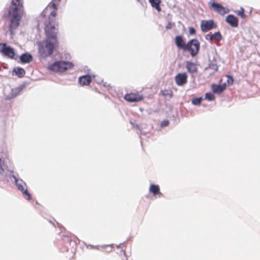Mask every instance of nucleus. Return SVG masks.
<instances>
[{"instance_id":"nucleus-38","label":"nucleus","mask_w":260,"mask_h":260,"mask_svg":"<svg viewBox=\"0 0 260 260\" xmlns=\"http://www.w3.org/2000/svg\"><path fill=\"white\" fill-rule=\"evenodd\" d=\"M103 85L105 87H109L110 85L109 84H108L107 83H104Z\"/></svg>"},{"instance_id":"nucleus-24","label":"nucleus","mask_w":260,"mask_h":260,"mask_svg":"<svg viewBox=\"0 0 260 260\" xmlns=\"http://www.w3.org/2000/svg\"><path fill=\"white\" fill-rule=\"evenodd\" d=\"M51 8H52L53 10H57V9L56 4L53 1H52L50 4L46 8L45 11H47L49 9H51Z\"/></svg>"},{"instance_id":"nucleus-31","label":"nucleus","mask_w":260,"mask_h":260,"mask_svg":"<svg viewBox=\"0 0 260 260\" xmlns=\"http://www.w3.org/2000/svg\"><path fill=\"white\" fill-rule=\"evenodd\" d=\"M209 68L212 69L213 70H214L215 71H217L218 67L216 64H210Z\"/></svg>"},{"instance_id":"nucleus-14","label":"nucleus","mask_w":260,"mask_h":260,"mask_svg":"<svg viewBox=\"0 0 260 260\" xmlns=\"http://www.w3.org/2000/svg\"><path fill=\"white\" fill-rule=\"evenodd\" d=\"M20 59L23 63H29L32 60V56L28 53H25L20 56Z\"/></svg>"},{"instance_id":"nucleus-28","label":"nucleus","mask_w":260,"mask_h":260,"mask_svg":"<svg viewBox=\"0 0 260 260\" xmlns=\"http://www.w3.org/2000/svg\"><path fill=\"white\" fill-rule=\"evenodd\" d=\"M169 120H164V121H162L161 122L160 126L161 127L166 126H168L169 125Z\"/></svg>"},{"instance_id":"nucleus-10","label":"nucleus","mask_w":260,"mask_h":260,"mask_svg":"<svg viewBox=\"0 0 260 260\" xmlns=\"http://www.w3.org/2000/svg\"><path fill=\"white\" fill-rule=\"evenodd\" d=\"M175 41L176 46L179 48L181 49L183 51H185L186 44L184 42L182 37L177 36L175 38Z\"/></svg>"},{"instance_id":"nucleus-22","label":"nucleus","mask_w":260,"mask_h":260,"mask_svg":"<svg viewBox=\"0 0 260 260\" xmlns=\"http://www.w3.org/2000/svg\"><path fill=\"white\" fill-rule=\"evenodd\" d=\"M202 100V98L201 97L200 98H197L193 99L191 101V103L194 105H199Z\"/></svg>"},{"instance_id":"nucleus-19","label":"nucleus","mask_w":260,"mask_h":260,"mask_svg":"<svg viewBox=\"0 0 260 260\" xmlns=\"http://www.w3.org/2000/svg\"><path fill=\"white\" fill-rule=\"evenodd\" d=\"M211 88L214 93L219 94L222 92V89L219 85L213 84L211 86Z\"/></svg>"},{"instance_id":"nucleus-7","label":"nucleus","mask_w":260,"mask_h":260,"mask_svg":"<svg viewBox=\"0 0 260 260\" xmlns=\"http://www.w3.org/2000/svg\"><path fill=\"white\" fill-rule=\"evenodd\" d=\"M216 27V25L214 23L212 20H203L201 24V30L203 32L208 31Z\"/></svg>"},{"instance_id":"nucleus-8","label":"nucleus","mask_w":260,"mask_h":260,"mask_svg":"<svg viewBox=\"0 0 260 260\" xmlns=\"http://www.w3.org/2000/svg\"><path fill=\"white\" fill-rule=\"evenodd\" d=\"M176 83L178 86H183L187 83V75L185 73H178L175 77Z\"/></svg>"},{"instance_id":"nucleus-34","label":"nucleus","mask_w":260,"mask_h":260,"mask_svg":"<svg viewBox=\"0 0 260 260\" xmlns=\"http://www.w3.org/2000/svg\"><path fill=\"white\" fill-rule=\"evenodd\" d=\"M221 87V89H222V91L225 89L226 84L224 83L223 84H221L219 85Z\"/></svg>"},{"instance_id":"nucleus-18","label":"nucleus","mask_w":260,"mask_h":260,"mask_svg":"<svg viewBox=\"0 0 260 260\" xmlns=\"http://www.w3.org/2000/svg\"><path fill=\"white\" fill-rule=\"evenodd\" d=\"M149 3L152 7L155 8L158 11H160L161 8L160 7V0H149Z\"/></svg>"},{"instance_id":"nucleus-25","label":"nucleus","mask_w":260,"mask_h":260,"mask_svg":"<svg viewBox=\"0 0 260 260\" xmlns=\"http://www.w3.org/2000/svg\"><path fill=\"white\" fill-rule=\"evenodd\" d=\"M92 77L94 79V81L96 82L98 84H100L103 81V79L101 78L97 77L94 75H92Z\"/></svg>"},{"instance_id":"nucleus-32","label":"nucleus","mask_w":260,"mask_h":260,"mask_svg":"<svg viewBox=\"0 0 260 260\" xmlns=\"http://www.w3.org/2000/svg\"><path fill=\"white\" fill-rule=\"evenodd\" d=\"M189 32L190 35H194L196 33V30L193 27H190L189 28Z\"/></svg>"},{"instance_id":"nucleus-30","label":"nucleus","mask_w":260,"mask_h":260,"mask_svg":"<svg viewBox=\"0 0 260 260\" xmlns=\"http://www.w3.org/2000/svg\"><path fill=\"white\" fill-rule=\"evenodd\" d=\"M241 10L242 11H239V13H238V14L239 16H240L242 18H244L245 15L244 14V9L242 8H241Z\"/></svg>"},{"instance_id":"nucleus-27","label":"nucleus","mask_w":260,"mask_h":260,"mask_svg":"<svg viewBox=\"0 0 260 260\" xmlns=\"http://www.w3.org/2000/svg\"><path fill=\"white\" fill-rule=\"evenodd\" d=\"M226 77H227V83L229 85H231V84H232L233 83V81H234V80H233V78L231 77V76H226Z\"/></svg>"},{"instance_id":"nucleus-37","label":"nucleus","mask_w":260,"mask_h":260,"mask_svg":"<svg viewBox=\"0 0 260 260\" xmlns=\"http://www.w3.org/2000/svg\"><path fill=\"white\" fill-rule=\"evenodd\" d=\"M4 169L2 167V165H0V174H3V172H4Z\"/></svg>"},{"instance_id":"nucleus-41","label":"nucleus","mask_w":260,"mask_h":260,"mask_svg":"<svg viewBox=\"0 0 260 260\" xmlns=\"http://www.w3.org/2000/svg\"><path fill=\"white\" fill-rule=\"evenodd\" d=\"M59 2L60 1V0H58Z\"/></svg>"},{"instance_id":"nucleus-29","label":"nucleus","mask_w":260,"mask_h":260,"mask_svg":"<svg viewBox=\"0 0 260 260\" xmlns=\"http://www.w3.org/2000/svg\"><path fill=\"white\" fill-rule=\"evenodd\" d=\"M57 10H53V11H52L51 12H50V16H49V19H50V17H52L53 18V17H55L56 15V11Z\"/></svg>"},{"instance_id":"nucleus-13","label":"nucleus","mask_w":260,"mask_h":260,"mask_svg":"<svg viewBox=\"0 0 260 260\" xmlns=\"http://www.w3.org/2000/svg\"><path fill=\"white\" fill-rule=\"evenodd\" d=\"M91 81V76L86 75L82 76L79 78V83L81 85H87Z\"/></svg>"},{"instance_id":"nucleus-4","label":"nucleus","mask_w":260,"mask_h":260,"mask_svg":"<svg viewBox=\"0 0 260 260\" xmlns=\"http://www.w3.org/2000/svg\"><path fill=\"white\" fill-rule=\"evenodd\" d=\"M10 177H12L14 179V182L17 189L22 192L24 196L27 197L26 199L28 200H30L31 198V195L27 191L26 183L22 179L16 177L13 174H12Z\"/></svg>"},{"instance_id":"nucleus-3","label":"nucleus","mask_w":260,"mask_h":260,"mask_svg":"<svg viewBox=\"0 0 260 260\" xmlns=\"http://www.w3.org/2000/svg\"><path fill=\"white\" fill-rule=\"evenodd\" d=\"M73 64L71 62L59 60L55 61L48 66V70L55 73L63 72L72 69Z\"/></svg>"},{"instance_id":"nucleus-12","label":"nucleus","mask_w":260,"mask_h":260,"mask_svg":"<svg viewBox=\"0 0 260 260\" xmlns=\"http://www.w3.org/2000/svg\"><path fill=\"white\" fill-rule=\"evenodd\" d=\"M186 68L188 72L193 74L198 72V68L197 64L192 62L187 61L186 63Z\"/></svg>"},{"instance_id":"nucleus-33","label":"nucleus","mask_w":260,"mask_h":260,"mask_svg":"<svg viewBox=\"0 0 260 260\" xmlns=\"http://www.w3.org/2000/svg\"><path fill=\"white\" fill-rule=\"evenodd\" d=\"M173 24L171 22H169L168 24L166 25V28L167 29H170L172 28Z\"/></svg>"},{"instance_id":"nucleus-39","label":"nucleus","mask_w":260,"mask_h":260,"mask_svg":"<svg viewBox=\"0 0 260 260\" xmlns=\"http://www.w3.org/2000/svg\"><path fill=\"white\" fill-rule=\"evenodd\" d=\"M2 165V159L1 158H0V165Z\"/></svg>"},{"instance_id":"nucleus-9","label":"nucleus","mask_w":260,"mask_h":260,"mask_svg":"<svg viewBox=\"0 0 260 260\" xmlns=\"http://www.w3.org/2000/svg\"><path fill=\"white\" fill-rule=\"evenodd\" d=\"M124 99L127 102L135 103L141 101L143 99V96L141 94L132 93L126 94Z\"/></svg>"},{"instance_id":"nucleus-5","label":"nucleus","mask_w":260,"mask_h":260,"mask_svg":"<svg viewBox=\"0 0 260 260\" xmlns=\"http://www.w3.org/2000/svg\"><path fill=\"white\" fill-rule=\"evenodd\" d=\"M200 44L197 39L190 40L186 44L185 51H188L192 57H194L199 51Z\"/></svg>"},{"instance_id":"nucleus-16","label":"nucleus","mask_w":260,"mask_h":260,"mask_svg":"<svg viewBox=\"0 0 260 260\" xmlns=\"http://www.w3.org/2000/svg\"><path fill=\"white\" fill-rule=\"evenodd\" d=\"M149 190L154 196L161 194V193L160 192L159 186L158 185L151 184Z\"/></svg>"},{"instance_id":"nucleus-20","label":"nucleus","mask_w":260,"mask_h":260,"mask_svg":"<svg viewBox=\"0 0 260 260\" xmlns=\"http://www.w3.org/2000/svg\"><path fill=\"white\" fill-rule=\"evenodd\" d=\"M21 91V88H16L15 89H13L11 90V98H14L16 97L18 94H19Z\"/></svg>"},{"instance_id":"nucleus-40","label":"nucleus","mask_w":260,"mask_h":260,"mask_svg":"<svg viewBox=\"0 0 260 260\" xmlns=\"http://www.w3.org/2000/svg\"><path fill=\"white\" fill-rule=\"evenodd\" d=\"M105 247H106V246L104 245V246H102L101 247L102 248H105Z\"/></svg>"},{"instance_id":"nucleus-11","label":"nucleus","mask_w":260,"mask_h":260,"mask_svg":"<svg viewBox=\"0 0 260 260\" xmlns=\"http://www.w3.org/2000/svg\"><path fill=\"white\" fill-rule=\"evenodd\" d=\"M226 21L232 27H236L238 25V18L233 15H229L226 18Z\"/></svg>"},{"instance_id":"nucleus-17","label":"nucleus","mask_w":260,"mask_h":260,"mask_svg":"<svg viewBox=\"0 0 260 260\" xmlns=\"http://www.w3.org/2000/svg\"><path fill=\"white\" fill-rule=\"evenodd\" d=\"M13 73H15V75L19 78L23 77L25 74L24 70L23 68L19 67L15 68L13 69Z\"/></svg>"},{"instance_id":"nucleus-23","label":"nucleus","mask_w":260,"mask_h":260,"mask_svg":"<svg viewBox=\"0 0 260 260\" xmlns=\"http://www.w3.org/2000/svg\"><path fill=\"white\" fill-rule=\"evenodd\" d=\"M206 98L210 101H213L215 99L214 94L211 92L206 93Z\"/></svg>"},{"instance_id":"nucleus-35","label":"nucleus","mask_w":260,"mask_h":260,"mask_svg":"<svg viewBox=\"0 0 260 260\" xmlns=\"http://www.w3.org/2000/svg\"><path fill=\"white\" fill-rule=\"evenodd\" d=\"M90 247V248H95V249H99V247H100V246H93V245H89L88 246H87V247Z\"/></svg>"},{"instance_id":"nucleus-21","label":"nucleus","mask_w":260,"mask_h":260,"mask_svg":"<svg viewBox=\"0 0 260 260\" xmlns=\"http://www.w3.org/2000/svg\"><path fill=\"white\" fill-rule=\"evenodd\" d=\"M213 40L219 41L221 40L222 36L219 31L216 32L213 34Z\"/></svg>"},{"instance_id":"nucleus-26","label":"nucleus","mask_w":260,"mask_h":260,"mask_svg":"<svg viewBox=\"0 0 260 260\" xmlns=\"http://www.w3.org/2000/svg\"><path fill=\"white\" fill-rule=\"evenodd\" d=\"M205 39L207 40L212 42L213 40V34H208L206 35L205 36Z\"/></svg>"},{"instance_id":"nucleus-1","label":"nucleus","mask_w":260,"mask_h":260,"mask_svg":"<svg viewBox=\"0 0 260 260\" xmlns=\"http://www.w3.org/2000/svg\"><path fill=\"white\" fill-rule=\"evenodd\" d=\"M47 39L38 43L39 53L42 58H46L50 56L57 43L56 34L58 30L54 25L50 22L45 28Z\"/></svg>"},{"instance_id":"nucleus-6","label":"nucleus","mask_w":260,"mask_h":260,"mask_svg":"<svg viewBox=\"0 0 260 260\" xmlns=\"http://www.w3.org/2000/svg\"><path fill=\"white\" fill-rule=\"evenodd\" d=\"M0 51L6 56L13 58L15 52L13 48L8 46L6 43H0Z\"/></svg>"},{"instance_id":"nucleus-15","label":"nucleus","mask_w":260,"mask_h":260,"mask_svg":"<svg viewBox=\"0 0 260 260\" xmlns=\"http://www.w3.org/2000/svg\"><path fill=\"white\" fill-rule=\"evenodd\" d=\"M211 6L214 8V11L219 14H224L225 13V8L220 4L213 2Z\"/></svg>"},{"instance_id":"nucleus-2","label":"nucleus","mask_w":260,"mask_h":260,"mask_svg":"<svg viewBox=\"0 0 260 260\" xmlns=\"http://www.w3.org/2000/svg\"><path fill=\"white\" fill-rule=\"evenodd\" d=\"M23 13V0H11L8 10L9 29L11 34L19 25Z\"/></svg>"},{"instance_id":"nucleus-36","label":"nucleus","mask_w":260,"mask_h":260,"mask_svg":"<svg viewBox=\"0 0 260 260\" xmlns=\"http://www.w3.org/2000/svg\"><path fill=\"white\" fill-rule=\"evenodd\" d=\"M163 94L165 95H168V96H169L170 98H171L173 95V93H172V91L168 92L167 93H164Z\"/></svg>"}]
</instances>
